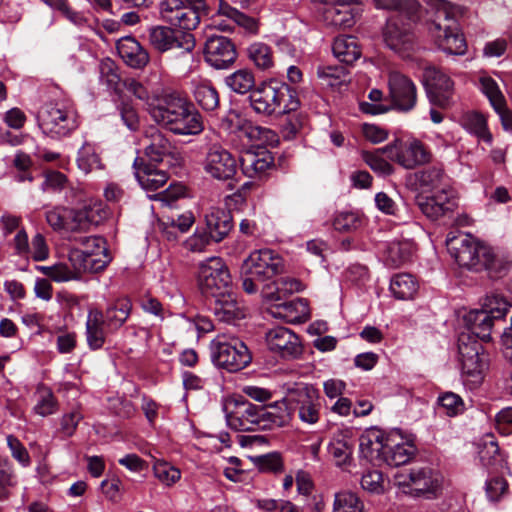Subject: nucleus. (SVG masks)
<instances>
[{
	"label": "nucleus",
	"instance_id": "obj_1",
	"mask_svg": "<svg viewBox=\"0 0 512 512\" xmlns=\"http://www.w3.org/2000/svg\"><path fill=\"white\" fill-rule=\"evenodd\" d=\"M149 114L161 127L178 136H194L204 129L203 117L194 104L176 92L150 104Z\"/></svg>",
	"mask_w": 512,
	"mask_h": 512
},
{
	"label": "nucleus",
	"instance_id": "obj_2",
	"mask_svg": "<svg viewBox=\"0 0 512 512\" xmlns=\"http://www.w3.org/2000/svg\"><path fill=\"white\" fill-rule=\"evenodd\" d=\"M429 32L437 46L446 53L463 55L466 42L459 31V8L447 0H428Z\"/></svg>",
	"mask_w": 512,
	"mask_h": 512
},
{
	"label": "nucleus",
	"instance_id": "obj_3",
	"mask_svg": "<svg viewBox=\"0 0 512 512\" xmlns=\"http://www.w3.org/2000/svg\"><path fill=\"white\" fill-rule=\"evenodd\" d=\"M288 406L275 403L264 406L244 402L226 414L227 425L235 431L274 430L289 422Z\"/></svg>",
	"mask_w": 512,
	"mask_h": 512
},
{
	"label": "nucleus",
	"instance_id": "obj_4",
	"mask_svg": "<svg viewBox=\"0 0 512 512\" xmlns=\"http://www.w3.org/2000/svg\"><path fill=\"white\" fill-rule=\"evenodd\" d=\"M255 113L263 116L290 114L299 109L301 102L297 90L285 82H263L249 94Z\"/></svg>",
	"mask_w": 512,
	"mask_h": 512
},
{
	"label": "nucleus",
	"instance_id": "obj_5",
	"mask_svg": "<svg viewBox=\"0 0 512 512\" xmlns=\"http://www.w3.org/2000/svg\"><path fill=\"white\" fill-rule=\"evenodd\" d=\"M37 122L43 134L52 139L68 137L79 126L76 110L64 101H51L42 105L37 113Z\"/></svg>",
	"mask_w": 512,
	"mask_h": 512
},
{
	"label": "nucleus",
	"instance_id": "obj_6",
	"mask_svg": "<svg viewBox=\"0 0 512 512\" xmlns=\"http://www.w3.org/2000/svg\"><path fill=\"white\" fill-rule=\"evenodd\" d=\"M508 302L499 295H490L485 298L482 309L470 311L465 321L472 334L484 342L492 340L494 327L504 320L508 312Z\"/></svg>",
	"mask_w": 512,
	"mask_h": 512
},
{
	"label": "nucleus",
	"instance_id": "obj_7",
	"mask_svg": "<svg viewBox=\"0 0 512 512\" xmlns=\"http://www.w3.org/2000/svg\"><path fill=\"white\" fill-rule=\"evenodd\" d=\"M395 485L413 497L430 498L441 488L440 475L430 467H413L398 471L394 475Z\"/></svg>",
	"mask_w": 512,
	"mask_h": 512
},
{
	"label": "nucleus",
	"instance_id": "obj_8",
	"mask_svg": "<svg viewBox=\"0 0 512 512\" xmlns=\"http://www.w3.org/2000/svg\"><path fill=\"white\" fill-rule=\"evenodd\" d=\"M211 358L216 366L229 372L244 369L252 359L243 341L226 335H218L211 342Z\"/></svg>",
	"mask_w": 512,
	"mask_h": 512
},
{
	"label": "nucleus",
	"instance_id": "obj_9",
	"mask_svg": "<svg viewBox=\"0 0 512 512\" xmlns=\"http://www.w3.org/2000/svg\"><path fill=\"white\" fill-rule=\"evenodd\" d=\"M289 408L297 413L299 420L308 425L316 424L321 415V396L312 384L293 383L287 388Z\"/></svg>",
	"mask_w": 512,
	"mask_h": 512
},
{
	"label": "nucleus",
	"instance_id": "obj_10",
	"mask_svg": "<svg viewBox=\"0 0 512 512\" xmlns=\"http://www.w3.org/2000/svg\"><path fill=\"white\" fill-rule=\"evenodd\" d=\"M198 286L204 296L212 298L233 289L229 269L220 257H210L199 264Z\"/></svg>",
	"mask_w": 512,
	"mask_h": 512
},
{
	"label": "nucleus",
	"instance_id": "obj_11",
	"mask_svg": "<svg viewBox=\"0 0 512 512\" xmlns=\"http://www.w3.org/2000/svg\"><path fill=\"white\" fill-rule=\"evenodd\" d=\"M417 19L391 16L383 32L385 45L402 58H410L418 49L411 24Z\"/></svg>",
	"mask_w": 512,
	"mask_h": 512
},
{
	"label": "nucleus",
	"instance_id": "obj_12",
	"mask_svg": "<svg viewBox=\"0 0 512 512\" xmlns=\"http://www.w3.org/2000/svg\"><path fill=\"white\" fill-rule=\"evenodd\" d=\"M150 45L163 53L179 49L181 55H191L196 46L195 37L191 32L177 31L168 26H152L148 28Z\"/></svg>",
	"mask_w": 512,
	"mask_h": 512
},
{
	"label": "nucleus",
	"instance_id": "obj_13",
	"mask_svg": "<svg viewBox=\"0 0 512 512\" xmlns=\"http://www.w3.org/2000/svg\"><path fill=\"white\" fill-rule=\"evenodd\" d=\"M447 250L459 266L479 271L481 264V251L486 244L478 241L471 234H448L446 239Z\"/></svg>",
	"mask_w": 512,
	"mask_h": 512
},
{
	"label": "nucleus",
	"instance_id": "obj_14",
	"mask_svg": "<svg viewBox=\"0 0 512 512\" xmlns=\"http://www.w3.org/2000/svg\"><path fill=\"white\" fill-rule=\"evenodd\" d=\"M213 26L223 32H234L237 28L248 35H256L259 32L258 21L232 6L227 0H219L213 17Z\"/></svg>",
	"mask_w": 512,
	"mask_h": 512
},
{
	"label": "nucleus",
	"instance_id": "obj_15",
	"mask_svg": "<svg viewBox=\"0 0 512 512\" xmlns=\"http://www.w3.org/2000/svg\"><path fill=\"white\" fill-rule=\"evenodd\" d=\"M384 153L391 160L405 169H414L430 160V153L419 140H394L383 147Z\"/></svg>",
	"mask_w": 512,
	"mask_h": 512
},
{
	"label": "nucleus",
	"instance_id": "obj_16",
	"mask_svg": "<svg viewBox=\"0 0 512 512\" xmlns=\"http://www.w3.org/2000/svg\"><path fill=\"white\" fill-rule=\"evenodd\" d=\"M423 84L432 105L446 109L452 104L454 83L448 75L435 66H426Z\"/></svg>",
	"mask_w": 512,
	"mask_h": 512
},
{
	"label": "nucleus",
	"instance_id": "obj_17",
	"mask_svg": "<svg viewBox=\"0 0 512 512\" xmlns=\"http://www.w3.org/2000/svg\"><path fill=\"white\" fill-rule=\"evenodd\" d=\"M204 59L214 69H228L237 59L235 44L228 37L211 34L206 37Z\"/></svg>",
	"mask_w": 512,
	"mask_h": 512
},
{
	"label": "nucleus",
	"instance_id": "obj_18",
	"mask_svg": "<svg viewBox=\"0 0 512 512\" xmlns=\"http://www.w3.org/2000/svg\"><path fill=\"white\" fill-rule=\"evenodd\" d=\"M148 144L144 155L153 164H164L168 167L179 166L182 161L181 153L162 132L156 130L147 135Z\"/></svg>",
	"mask_w": 512,
	"mask_h": 512
},
{
	"label": "nucleus",
	"instance_id": "obj_19",
	"mask_svg": "<svg viewBox=\"0 0 512 512\" xmlns=\"http://www.w3.org/2000/svg\"><path fill=\"white\" fill-rule=\"evenodd\" d=\"M282 270V258L270 249L252 252L242 264V272L257 277L259 281H266Z\"/></svg>",
	"mask_w": 512,
	"mask_h": 512
},
{
	"label": "nucleus",
	"instance_id": "obj_20",
	"mask_svg": "<svg viewBox=\"0 0 512 512\" xmlns=\"http://www.w3.org/2000/svg\"><path fill=\"white\" fill-rule=\"evenodd\" d=\"M81 241L84 245L87 244L95 247L97 251L91 250L88 247L86 249L74 250L71 253L70 259L80 260L82 269L87 272L98 273L105 269L112 260L105 246V240L102 237L89 236L82 238Z\"/></svg>",
	"mask_w": 512,
	"mask_h": 512
},
{
	"label": "nucleus",
	"instance_id": "obj_21",
	"mask_svg": "<svg viewBox=\"0 0 512 512\" xmlns=\"http://www.w3.org/2000/svg\"><path fill=\"white\" fill-rule=\"evenodd\" d=\"M203 168L213 179L228 181L236 175L238 165L228 150L219 145H212L206 153Z\"/></svg>",
	"mask_w": 512,
	"mask_h": 512
},
{
	"label": "nucleus",
	"instance_id": "obj_22",
	"mask_svg": "<svg viewBox=\"0 0 512 512\" xmlns=\"http://www.w3.org/2000/svg\"><path fill=\"white\" fill-rule=\"evenodd\" d=\"M389 96L395 109L403 112L412 110L417 101V90L413 81L406 75L394 71L388 78Z\"/></svg>",
	"mask_w": 512,
	"mask_h": 512
},
{
	"label": "nucleus",
	"instance_id": "obj_23",
	"mask_svg": "<svg viewBox=\"0 0 512 512\" xmlns=\"http://www.w3.org/2000/svg\"><path fill=\"white\" fill-rule=\"evenodd\" d=\"M265 340L268 349L284 359H295L302 354L299 337L286 327L277 326L270 329Z\"/></svg>",
	"mask_w": 512,
	"mask_h": 512
},
{
	"label": "nucleus",
	"instance_id": "obj_24",
	"mask_svg": "<svg viewBox=\"0 0 512 512\" xmlns=\"http://www.w3.org/2000/svg\"><path fill=\"white\" fill-rule=\"evenodd\" d=\"M385 447L384 463L389 466L405 465L417 452L413 441L405 439L398 430L386 434Z\"/></svg>",
	"mask_w": 512,
	"mask_h": 512
},
{
	"label": "nucleus",
	"instance_id": "obj_25",
	"mask_svg": "<svg viewBox=\"0 0 512 512\" xmlns=\"http://www.w3.org/2000/svg\"><path fill=\"white\" fill-rule=\"evenodd\" d=\"M386 434L379 429H371L360 438V456L374 465L384 463Z\"/></svg>",
	"mask_w": 512,
	"mask_h": 512
},
{
	"label": "nucleus",
	"instance_id": "obj_26",
	"mask_svg": "<svg viewBox=\"0 0 512 512\" xmlns=\"http://www.w3.org/2000/svg\"><path fill=\"white\" fill-rule=\"evenodd\" d=\"M133 167L135 176L141 187L146 191H156L168 181V174L163 169L155 168L143 158H136Z\"/></svg>",
	"mask_w": 512,
	"mask_h": 512
},
{
	"label": "nucleus",
	"instance_id": "obj_27",
	"mask_svg": "<svg viewBox=\"0 0 512 512\" xmlns=\"http://www.w3.org/2000/svg\"><path fill=\"white\" fill-rule=\"evenodd\" d=\"M208 236L215 242L222 241L233 227V218L230 211L211 207L205 214Z\"/></svg>",
	"mask_w": 512,
	"mask_h": 512
},
{
	"label": "nucleus",
	"instance_id": "obj_28",
	"mask_svg": "<svg viewBox=\"0 0 512 512\" xmlns=\"http://www.w3.org/2000/svg\"><path fill=\"white\" fill-rule=\"evenodd\" d=\"M354 441L348 431L339 430L333 433L328 444V453L338 467L351 464L353 458Z\"/></svg>",
	"mask_w": 512,
	"mask_h": 512
},
{
	"label": "nucleus",
	"instance_id": "obj_29",
	"mask_svg": "<svg viewBox=\"0 0 512 512\" xmlns=\"http://www.w3.org/2000/svg\"><path fill=\"white\" fill-rule=\"evenodd\" d=\"M121 59L130 67L141 69L149 62V54L133 37H123L116 45Z\"/></svg>",
	"mask_w": 512,
	"mask_h": 512
},
{
	"label": "nucleus",
	"instance_id": "obj_30",
	"mask_svg": "<svg viewBox=\"0 0 512 512\" xmlns=\"http://www.w3.org/2000/svg\"><path fill=\"white\" fill-rule=\"evenodd\" d=\"M274 165V157L265 148L256 151H247L241 158L243 173L249 178H255L265 173Z\"/></svg>",
	"mask_w": 512,
	"mask_h": 512
},
{
	"label": "nucleus",
	"instance_id": "obj_31",
	"mask_svg": "<svg viewBox=\"0 0 512 512\" xmlns=\"http://www.w3.org/2000/svg\"><path fill=\"white\" fill-rule=\"evenodd\" d=\"M214 299L213 311L219 321L232 324L245 317L244 309L237 301L233 289L226 291L224 296L214 297Z\"/></svg>",
	"mask_w": 512,
	"mask_h": 512
},
{
	"label": "nucleus",
	"instance_id": "obj_32",
	"mask_svg": "<svg viewBox=\"0 0 512 512\" xmlns=\"http://www.w3.org/2000/svg\"><path fill=\"white\" fill-rule=\"evenodd\" d=\"M103 321L102 310L98 308L89 309L85 325V335L87 345L91 350H100L106 342L108 331Z\"/></svg>",
	"mask_w": 512,
	"mask_h": 512
},
{
	"label": "nucleus",
	"instance_id": "obj_33",
	"mask_svg": "<svg viewBox=\"0 0 512 512\" xmlns=\"http://www.w3.org/2000/svg\"><path fill=\"white\" fill-rule=\"evenodd\" d=\"M481 257L479 271L486 270L491 278L503 277L512 266V262L508 255L495 252L488 245H486L485 248H482Z\"/></svg>",
	"mask_w": 512,
	"mask_h": 512
},
{
	"label": "nucleus",
	"instance_id": "obj_34",
	"mask_svg": "<svg viewBox=\"0 0 512 512\" xmlns=\"http://www.w3.org/2000/svg\"><path fill=\"white\" fill-rule=\"evenodd\" d=\"M303 288V284L298 279L283 277L275 282L266 284L262 289V296L269 302H279L293 293L302 291Z\"/></svg>",
	"mask_w": 512,
	"mask_h": 512
},
{
	"label": "nucleus",
	"instance_id": "obj_35",
	"mask_svg": "<svg viewBox=\"0 0 512 512\" xmlns=\"http://www.w3.org/2000/svg\"><path fill=\"white\" fill-rule=\"evenodd\" d=\"M132 303L127 298L118 299L112 305L108 306L105 311H102L104 316V324L110 333L116 332L127 321L131 314Z\"/></svg>",
	"mask_w": 512,
	"mask_h": 512
},
{
	"label": "nucleus",
	"instance_id": "obj_36",
	"mask_svg": "<svg viewBox=\"0 0 512 512\" xmlns=\"http://www.w3.org/2000/svg\"><path fill=\"white\" fill-rule=\"evenodd\" d=\"M192 87L194 99L203 110L212 112L219 107V93L210 81L193 80Z\"/></svg>",
	"mask_w": 512,
	"mask_h": 512
},
{
	"label": "nucleus",
	"instance_id": "obj_37",
	"mask_svg": "<svg viewBox=\"0 0 512 512\" xmlns=\"http://www.w3.org/2000/svg\"><path fill=\"white\" fill-rule=\"evenodd\" d=\"M332 50L335 57L346 64H352L361 56V49L355 36L341 35L335 38Z\"/></svg>",
	"mask_w": 512,
	"mask_h": 512
},
{
	"label": "nucleus",
	"instance_id": "obj_38",
	"mask_svg": "<svg viewBox=\"0 0 512 512\" xmlns=\"http://www.w3.org/2000/svg\"><path fill=\"white\" fill-rule=\"evenodd\" d=\"M33 400V411L41 417H47L55 414L59 409V404L53 391L43 384H39L37 386L33 395Z\"/></svg>",
	"mask_w": 512,
	"mask_h": 512
},
{
	"label": "nucleus",
	"instance_id": "obj_39",
	"mask_svg": "<svg viewBox=\"0 0 512 512\" xmlns=\"http://www.w3.org/2000/svg\"><path fill=\"white\" fill-rule=\"evenodd\" d=\"M478 344L468 345L460 340L458 346L462 369L468 375L480 374L484 368V363L479 353Z\"/></svg>",
	"mask_w": 512,
	"mask_h": 512
},
{
	"label": "nucleus",
	"instance_id": "obj_40",
	"mask_svg": "<svg viewBox=\"0 0 512 512\" xmlns=\"http://www.w3.org/2000/svg\"><path fill=\"white\" fill-rule=\"evenodd\" d=\"M76 163L78 168L85 174L104 168L95 144L88 141H85L79 148Z\"/></svg>",
	"mask_w": 512,
	"mask_h": 512
},
{
	"label": "nucleus",
	"instance_id": "obj_41",
	"mask_svg": "<svg viewBox=\"0 0 512 512\" xmlns=\"http://www.w3.org/2000/svg\"><path fill=\"white\" fill-rule=\"evenodd\" d=\"M224 82L231 91L240 95L251 93L257 87L253 72L247 68L229 74Z\"/></svg>",
	"mask_w": 512,
	"mask_h": 512
},
{
	"label": "nucleus",
	"instance_id": "obj_42",
	"mask_svg": "<svg viewBox=\"0 0 512 512\" xmlns=\"http://www.w3.org/2000/svg\"><path fill=\"white\" fill-rule=\"evenodd\" d=\"M415 179L426 190L439 189L449 184V177L440 166H430L417 171Z\"/></svg>",
	"mask_w": 512,
	"mask_h": 512
},
{
	"label": "nucleus",
	"instance_id": "obj_43",
	"mask_svg": "<svg viewBox=\"0 0 512 512\" xmlns=\"http://www.w3.org/2000/svg\"><path fill=\"white\" fill-rule=\"evenodd\" d=\"M416 205L425 216L432 220H436L453 211L452 202H441L439 198H433L432 196H417Z\"/></svg>",
	"mask_w": 512,
	"mask_h": 512
},
{
	"label": "nucleus",
	"instance_id": "obj_44",
	"mask_svg": "<svg viewBox=\"0 0 512 512\" xmlns=\"http://www.w3.org/2000/svg\"><path fill=\"white\" fill-rule=\"evenodd\" d=\"M390 290L397 299H412L418 290V282L411 274L399 273L391 279Z\"/></svg>",
	"mask_w": 512,
	"mask_h": 512
},
{
	"label": "nucleus",
	"instance_id": "obj_45",
	"mask_svg": "<svg viewBox=\"0 0 512 512\" xmlns=\"http://www.w3.org/2000/svg\"><path fill=\"white\" fill-rule=\"evenodd\" d=\"M166 23L178 27V31L190 32L199 25L200 12L184 3L174 16L170 15Z\"/></svg>",
	"mask_w": 512,
	"mask_h": 512
},
{
	"label": "nucleus",
	"instance_id": "obj_46",
	"mask_svg": "<svg viewBox=\"0 0 512 512\" xmlns=\"http://www.w3.org/2000/svg\"><path fill=\"white\" fill-rule=\"evenodd\" d=\"M379 8L394 10V16L409 20L418 19L419 4L416 0H375Z\"/></svg>",
	"mask_w": 512,
	"mask_h": 512
},
{
	"label": "nucleus",
	"instance_id": "obj_47",
	"mask_svg": "<svg viewBox=\"0 0 512 512\" xmlns=\"http://www.w3.org/2000/svg\"><path fill=\"white\" fill-rule=\"evenodd\" d=\"M479 459L484 466H495L502 461L494 435L486 434L478 444Z\"/></svg>",
	"mask_w": 512,
	"mask_h": 512
},
{
	"label": "nucleus",
	"instance_id": "obj_48",
	"mask_svg": "<svg viewBox=\"0 0 512 512\" xmlns=\"http://www.w3.org/2000/svg\"><path fill=\"white\" fill-rule=\"evenodd\" d=\"M299 306L305 308L306 305L303 299L297 298L292 301H285L284 299L282 301L275 302V304L268 309V313L274 318L283 319L286 322H294L299 318Z\"/></svg>",
	"mask_w": 512,
	"mask_h": 512
},
{
	"label": "nucleus",
	"instance_id": "obj_49",
	"mask_svg": "<svg viewBox=\"0 0 512 512\" xmlns=\"http://www.w3.org/2000/svg\"><path fill=\"white\" fill-rule=\"evenodd\" d=\"M116 110L123 125H125L128 130L132 132L139 130L140 117L137 109L129 99L120 94L119 100L116 102Z\"/></svg>",
	"mask_w": 512,
	"mask_h": 512
},
{
	"label": "nucleus",
	"instance_id": "obj_50",
	"mask_svg": "<svg viewBox=\"0 0 512 512\" xmlns=\"http://www.w3.org/2000/svg\"><path fill=\"white\" fill-rule=\"evenodd\" d=\"M91 209H68L67 231H88L92 225H96Z\"/></svg>",
	"mask_w": 512,
	"mask_h": 512
},
{
	"label": "nucleus",
	"instance_id": "obj_51",
	"mask_svg": "<svg viewBox=\"0 0 512 512\" xmlns=\"http://www.w3.org/2000/svg\"><path fill=\"white\" fill-rule=\"evenodd\" d=\"M54 11L59 12L69 22L77 26H84L87 24L86 17L78 11H75L71 5L70 0H41Z\"/></svg>",
	"mask_w": 512,
	"mask_h": 512
},
{
	"label": "nucleus",
	"instance_id": "obj_52",
	"mask_svg": "<svg viewBox=\"0 0 512 512\" xmlns=\"http://www.w3.org/2000/svg\"><path fill=\"white\" fill-rule=\"evenodd\" d=\"M249 59L261 70H267L273 66V57L268 45L256 42L247 49Z\"/></svg>",
	"mask_w": 512,
	"mask_h": 512
},
{
	"label": "nucleus",
	"instance_id": "obj_53",
	"mask_svg": "<svg viewBox=\"0 0 512 512\" xmlns=\"http://www.w3.org/2000/svg\"><path fill=\"white\" fill-rule=\"evenodd\" d=\"M479 84L480 90L488 98L493 109L501 110L506 101L497 82L489 76H484L480 78Z\"/></svg>",
	"mask_w": 512,
	"mask_h": 512
},
{
	"label": "nucleus",
	"instance_id": "obj_54",
	"mask_svg": "<svg viewBox=\"0 0 512 512\" xmlns=\"http://www.w3.org/2000/svg\"><path fill=\"white\" fill-rule=\"evenodd\" d=\"M332 512H363V503L355 493L341 491L335 494Z\"/></svg>",
	"mask_w": 512,
	"mask_h": 512
},
{
	"label": "nucleus",
	"instance_id": "obj_55",
	"mask_svg": "<svg viewBox=\"0 0 512 512\" xmlns=\"http://www.w3.org/2000/svg\"><path fill=\"white\" fill-rule=\"evenodd\" d=\"M17 480L12 464L0 459V501H6L16 486Z\"/></svg>",
	"mask_w": 512,
	"mask_h": 512
},
{
	"label": "nucleus",
	"instance_id": "obj_56",
	"mask_svg": "<svg viewBox=\"0 0 512 512\" xmlns=\"http://www.w3.org/2000/svg\"><path fill=\"white\" fill-rule=\"evenodd\" d=\"M412 254V245L409 242H392L386 249V260L392 266L405 263Z\"/></svg>",
	"mask_w": 512,
	"mask_h": 512
},
{
	"label": "nucleus",
	"instance_id": "obj_57",
	"mask_svg": "<svg viewBox=\"0 0 512 512\" xmlns=\"http://www.w3.org/2000/svg\"><path fill=\"white\" fill-rule=\"evenodd\" d=\"M362 224L363 218L357 212L352 211L339 212L333 220L334 228L346 233L356 231Z\"/></svg>",
	"mask_w": 512,
	"mask_h": 512
},
{
	"label": "nucleus",
	"instance_id": "obj_58",
	"mask_svg": "<svg viewBox=\"0 0 512 512\" xmlns=\"http://www.w3.org/2000/svg\"><path fill=\"white\" fill-rule=\"evenodd\" d=\"M465 127L484 142L491 144L492 135L487 129V122L482 114L476 112L468 114L465 118Z\"/></svg>",
	"mask_w": 512,
	"mask_h": 512
},
{
	"label": "nucleus",
	"instance_id": "obj_59",
	"mask_svg": "<svg viewBox=\"0 0 512 512\" xmlns=\"http://www.w3.org/2000/svg\"><path fill=\"white\" fill-rule=\"evenodd\" d=\"M155 477L166 486L175 484L181 478L178 468L163 460H156L153 464Z\"/></svg>",
	"mask_w": 512,
	"mask_h": 512
},
{
	"label": "nucleus",
	"instance_id": "obj_60",
	"mask_svg": "<svg viewBox=\"0 0 512 512\" xmlns=\"http://www.w3.org/2000/svg\"><path fill=\"white\" fill-rule=\"evenodd\" d=\"M440 408L444 409L448 416H456L465 409L463 399L456 393L445 392L438 397Z\"/></svg>",
	"mask_w": 512,
	"mask_h": 512
},
{
	"label": "nucleus",
	"instance_id": "obj_61",
	"mask_svg": "<svg viewBox=\"0 0 512 512\" xmlns=\"http://www.w3.org/2000/svg\"><path fill=\"white\" fill-rule=\"evenodd\" d=\"M368 98L371 101L369 102H361L360 103V110L363 113L371 114V115H379L387 112L389 108L381 103L383 99V93L379 89H372L369 94Z\"/></svg>",
	"mask_w": 512,
	"mask_h": 512
},
{
	"label": "nucleus",
	"instance_id": "obj_62",
	"mask_svg": "<svg viewBox=\"0 0 512 512\" xmlns=\"http://www.w3.org/2000/svg\"><path fill=\"white\" fill-rule=\"evenodd\" d=\"M255 464L261 472L277 473L283 470V461L279 453H269L255 458Z\"/></svg>",
	"mask_w": 512,
	"mask_h": 512
},
{
	"label": "nucleus",
	"instance_id": "obj_63",
	"mask_svg": "<svg viewBox=\"0 0 512 512\" xmlns=\"http://www.w3.org/2000/svg\"><path fill=\"white\" fill-rule=\"evenodd\" d=\"M211 240L205 230L197 229L183 242V246L189 252L200 253L206 249Z\"/></svg>",
	"mask_w": 512,
	"mask_h": 512
},
{
	"label": "nucleus",
	"instance_id": "obj_64",
	"mask_svg": "<svg viewBox=\"0 0 512 512\" xmlns=\"http://www.w3.org/2000/svg\"><path fill=\"white\" fill-rule=\"evenodd\" d=\"M68 208L56 206L45 213L48 225L55 231L67 230Z\"/></svg>",
	"mask_w": 512,
	"mask_h": 512
}]
</instances>
